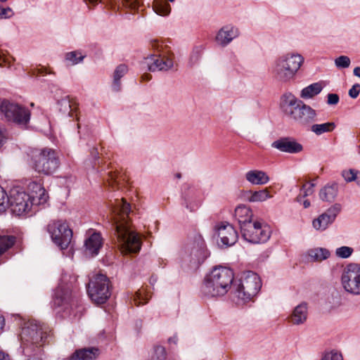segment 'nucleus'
Instances as JSON below:
<instances>
[{
  "mask_svg": "<svg viewBox=\"0 0 360 360\" xmlns=\"http://www.w3.org/2000/svg\"><path fill=\"white\" fill-rule=\"evenodd\" d=\"M27 189L30 192L29 195L35 205H43L46 202L49 195L40 183L36 181L30 182L28 184Z\"/></svg>",
  "mask_w": 360,
  "mask_h": 360,
  "instance_id": "nucleus-20",
  "label": "nucleus"
},
{
  "mask_svg": "<svg viewBox=\"0 0 360 360\" xmlns=\"http://www.w3.org/2000/svg\"><path fill=\"white\" fill-rule=\"evenodd\" d=\"M167 357V352L165 348L161 345H156L154 347V353L152 356L151 360H165Z\"/></svg>",
  "mask_w": 360,
  "mask_h": 360,
  "instance_id": "nucleus-37",
  "label": "nucleus"
},
{
  "mask_svg": "<svg viewBox=\"0 0 360 360\" xmlns=\"http://www.w3.org/2000/svg\"><path fill=\"white\" fill-rule=\"evenodd\" d=\"M59 111L65 116L74 117L77 116L78 104L69 97H65L58 102Z\"/></svg>",
  "mask_w": 360,
  "mask_h": 360,
  "instance_id": "nucleus-22",
  "label": "nucleus"
},
{
  "mask_svg": "<svg viewBox=\"0 0 360 360\" xmlns=\"http://www.w3.org/2000/svg\"><path fill=\"white\" fill-rule=\"evenodd\" d=\"M109 280L103 274H96L90 281L87 289L88 295L93 302L103 304L110 296Z\"/></svg>",
  "mask_w": 360,
  "mask_h": 360,
  "instance_id": "nucleus-9",
  "label": "nucleus"
},
{
  "mask_svg": "<svg viewBox=\"0 0 360 360\" xmlns=\"http://www.w3.org/2000/svg\"><path fill=\"white\" fill-rule=\"evenodd\" d=\"M34 72L33 74L35 75H43V74H47V73H50V72H48L47 69L44 67H40V68H37L34 70H33Z\"/></svg>",
  "mask_w": 360,
  "mask_h": 360,
  "instance_id": "nucleus-51",
  "label": "nucleus"
},
{
  "mask_svg": "<svg viewBox=\"0 0 360 360\" xmlns=\"http://www.w3.org/2000/svg\"><path fill=\"white\" fill-rule=\"evenodd\" d=\"M170 2H173L174 0H168Z\"/></svg>",
  "mask_w": 360,
  "mask_h": 360,
  "instance_id": "nucleus-60",
  "label": "nucleus"
},
{
  "mask_svg": "<svg viewBox=\"0 0 360 360\" xmlns=\"http://www.w3.org/2000/svg\"><path fill=\"white\" fill-rule=\"evenodd\" d=\"M304 60L302 56L297 53L283 54L273 62L271 74L277 82L288 83L295 79Z\"/></svg>",
  "mask_w": 360,
  "mask_h": 360,
  "instance_id": "nucleus-4",
  "label": "nucleus"
},
{
  "mask_svg": "<svg viewBox=\"0 0 360 360\" xmlns=\"http://www.w3.org/2000/svg\"><path fill=\"white\" fill-rule=\"evenodd\" d=\"M98 349L92 347L77 350L69 360H94L97 356Z\"/></svg>",
  "mask_w": 360,
  "mask_h": 360,
  "instance_id": "nucleus-27",
  "label": "nucleus"
},
{
  "mask_svg": "<svg viewBox=\"0 0 360 360\" xmlns=\"http://www.w3.org/2000/svg\"><path fill=\"white\" fill-rule=\"evenodd\" d=\"M53 242L61 250H65L69 246L72 238V231L65 221H52L47 226Z\"/></svg>",
  "mask_w": 360,
  "mask_h": 360,
  "instance_id": "nucleus-10",
  "label": "nucleus"
},
{
  "mask_svg": "<svg viewBox=\"0 0 360 360\" xmlns=\"http://www.w3.org/2000/svg\"><path fill=\"white\" fill-rule=\"evenodd\" d=\"M321 360H343L341 353L332 350L328 352H326Z\"/></svg>",
  "mask_w": 360,
  "mask_h": 360,
  "instance_id": "nucleus-43",
  "label": "nucleus"
},
{
  "mask_svg": "<svg viewBox=\"0 0 360 360\" xmlns=\"http://www.w3.org/2000/svg\"><path fill=\"white\" fill-rule=\"evenodd\" d=\"M271 146L281 152L291 154L299 153L303 150L301 143L290 137L281 138L274 141Z\"/></svg>",
  "mask_w": 360,
  "mask_h": 360,
  "instance_id": "nucleus-17",
  "label": "nucleus"
},
{
  "mask_svg": "<svg viewBox=\"0 0 360 360\" xmlns=\"http://www.w3.org/2000/svg\"><path fill=\"white\" fill-rule=\"evenodd\" d=\"M314 184L313 183H307L302 186V188L301 189V193L300 195H302L303 197H306L308 195H311L314 193ZM297 200H301V195L297 197Z\"/></svg>",
  "mask_w": 360,
  "mask_h": 360,
  "instance_id": "nucleus-41",
  "label": "nucleus"
},
{
  "mask_svg": "<svg viewBox=\"0 0 360 360\" xmlns=\"http://www.w3.org/2000/svg\"><path fill=\"white\" fill-rule=\"evenodd\" d=\"M127 66L124 64H121L116 68L113 74V83L112 85L114 91H120L121 86L120 80L127 72Z\"/></svg>",
  "mask_w": 360,
  "mask_h": 360,
  "instance_id": "nucleus-30",
  "label": "nucleus"
},
{
  "mask_svg": "<svg viewBox=\"0 0 360 360\" xmlns=\"http://www.w3.org/2000/svg\"><path fill=\"white\" fill-rule=\"evenodd\" d=\"M123 4L126 8L135 11L141 6V0H123Z\"/></svg>",
  "mask_w": 360,
  "mask_h": 360,
  "instance_id": "nucleus-44",
  "label": "nucleus"
},
{
  "mask_svg": "<svg viewBox=\"0 0 360 360\" xmlns=\"http://www.w3.org/2000/svg\"><path fill=\"white\" fill-rule=\"evenodd\" d=\"M327 98L328 105H336L339 102V96L336 94H328Z\"/></svg>",
  "mask_w": 360,
  "mask_h": 360,
  "instance_id": "nucleus-47",
  "label": "nucleus"
},
{
  "mask_svg": "<svg viewBox=\"0 0 360 360\" xmlns=\"http://www.w3.org/2000/svg\"><path fill=\"white\" fill-rule=\"evenodd\" d=\"M8 205L13 214L21 216L28 213L32 206L35 205L28 193L21 189L14 188L10 191Z\"/></svg>",
  "mask_w": 360,
  "mask_h": 360,
  "instance_id": "nucleus-11",
  "label": "nucleus"
},
{
  "mask_svg": "<svg viewBox=\"0 0 360 360\" xmlns=\"http://www.w3.org/2000/svg\"><path fill=\"white\" fill-rule=\"evenodd\" d=\"M341 284L343 289L353 295H360V265L350 264L347 265L341 276Z\"/></svg>",
  "mask_w": 360,
  "mask_h": 360,
  "instance_id": "nucleus-13",
  "label": "nucleus"
},
{
  "mask_svg": "<svg viewBox=\"0 0 360 360\" xmlns=\"http://www.w3.org/2000/svg\"><path fill=\"white\" fill-rule=\"evenodd\" d=\"M0 360H9V356L8 354L0 351Z\"/></svg>",
  "mask_w": 360,
  "mask_h": 360,
  "instance_id": "nucleus-53",
  "label": "nucleus"
},
{
  "mask_svg": "<svg viewBox=\"0 0 360 360\" xmlns=\"http://www.w3.org/2000/svg\"><path fill=\"white\" fill-rule=\"evenodd\" d=\"M184 205L190 212H193L198 208V205L196 204H193L188 200L185 201Z\"/></svg>",
  "mask_w": 360,
  "mask_h": 360,
  "instance_id": "nucleus-50",
  "label": "nucleus"
},
{
  "mask_svg": "<svg viewBox=\"0 0 360 360\" xmlns=\"http://www.w3.org/2000/svg\"><path fill=\"white\" fill-rule=\"evenodd\" d=\"M307 319V306L306 303L297 305L289 317V321L293 325L303 324Z\"/></svg>",
  "mask_w": 360,
  "mask_h": 360,
  "instance_id": "nucleus-24",
  "label": "nucleus"
},
{
  "mask_svg": "<svg viewBox=\"0 0 360 360\" xmlns=\"http://www.w3.org/2000/svg\"><path fill=\"white\" fill-rule=\"evenodd\" d=\"M86 2H89L91 4H96L98 1H101V0H84Z\"/></svg>",
  "mask_w": 360,
  "mask_h": 360,
  "instance_id": "nucleus-57",
  "label": "nucleus"
},
{
  "mask_svg": "<svg viewBox=\"0 0 360 360\" xmlns=\"http://www.w3.org/2000/svg\"><path fill=\"white\" fill-rule=\"evenodd\" d=\"M8 195L4 189L0 186V212L6 210L8 206Z\"/></svg>",
  "mask_w": 360,
  "mask_h": 360,
  "instance_id": "nucleus-42",
  "label": "nucleus"
},
{
  "mask_svg": "<svg viewBox=\"0 0 360 360\" xmlns=\"http://www.w3.org/2000/svg\"><path fill=\"white\" fill-rule=\"evenodd\" d=\"M5 326V319L3 316L0 315V333H2Z\"/></svg>",
  "mask_w": 360,
  "mask_h": 360,
  "instance_id": "nucleus-52",
  "label": "nucleus"
},
{
  "mask_svg": "<svg viewBox=\"0 0 360 360\" xmlns=\"http://www.w3.org/2000/svg\"><path fill=\"white\" fill-rule=\"evenodd\" d=\"M86 254L94 257L98 254L103 245V238L99 233L94 232L85 240Z\"/></svg>",
  "mask_w": 360,
  "mask_h": 360,
  "instance_id": "nucleus-21",
  "label": "nucleus"
},
{
  "mask_svg": "<svg viewBox=\"0 0 360 360\" xmlns=\"http://www.w3.org/2000/svg\"><path fill=\"white\" fill-rule=\"evenodd\" d=\"M350 63L351 60L347 56H341L335 59V65L338 68H347Z\"/></svg>",
  "mask_w": 360,
  "mask_h": 360,
  "instance_id": "nucleus-39",
  "label": "nucleus"
},
{
  "mask_svg": "<svg viewBox=\"0 0 360 360\" xmlns=\"http://www.w3.org/2000/svg\"><path fill=\"white\" fill-rule=\"evenodd\" d=\"M134 302L136 306L144 304L148 302V297L145 295L143 290H139L134 296Z\"/></svg>",
  "mask_w": 360,
  "mask_h": 360,
  "instance_id": "nucleus-40",
  "label": "nucleus"
},
{
  "mask_svg": "<svg viewBox=\"0 0 360 360\" xmlns=\"http://www.w3.org/2000/svg\"><path fill=\"white\" fill-rule=\"evenodd\" d=\"M235 217L237 219L240 229L242 226L246 224H249V222H252L253 221V214L250 208L246 205H238L235 209Z\"/></svg>",
  "mask_w": 360,
  "mask_h": 360,
  "instance_id": "nucleus-25",
  "label": "nucleus"
},
{
  "mask_svg": "<svg viewBox=\"0 0 360 360\" xmlns=\"http://www.w3.org/2000/svg\"><path fill=\"white\" fill-rule=\"evenodd\" d=\"M156 44H158V42L155 41L154 44H153V46L155 48V46H156Z\"/></svg>",
  "mask_w": 360,
  "mask_h": 360,
  "instance_id": "nucleus-58",
  "label": "nucleus"
},
{
  "mask_svg": "<svg viewBox=\"0 0 360 360\" xmlns=\"http://www.w3.org/2000/svg\"><path fill=\"white\" fill-rule=\"evenodd\" d=\"M203 50L204 47L201 45L193 48L188 61V65L190 67H193L198 63L201 58Z\"/></svg>",
  "mask_w": 360,
  "mask_h": 360,
  "instance_id": "nucleus-35",
  "label": "nucleus"
},
{
  "mask_svg": "<svg viewBox=\"0 0 360 360\" xmlns=\"http://www.w3.org/2000/svg\"><path fill=\"white\" fill-rule=\"evenodd\" d=\"M360 92V85L356 84L352 86V87L349 90V95L352 98H356Z\"/></svg>",
  "mask_w": 360,
  "mask_h": 360,
  "instance_id": "nucleus-46",
  "label": "nucleus"
},
{
  "mask_svg": "<svg viewBox=\"0 0 360 360\" xmlns=\"http://www.w3.org/2000/svg\"><path fill=\"white\" fill-rule=\"evenodd\" d=\"M84 58L80 52L75 51L65 54V61L68 65H74L82 62Z\"/></svg>",
  "mask_w": 360,
  "mask_h": 360,
  "instance_id": "nucleus-34",
  "label": "nucleus"
},
{
  "mask_svg": "<svg viewBox=\"0 0 360 360\" xmlns=\"http://www.w3.org/2000/svg\"><path fill=\"white\" fill-rule=\"evenodd\" d=\"M142 79H143L149 80V79H150V75H148V74L143 75L142 76Z\"/></svg>",
  "mask_w": 360,
  "mask_h": 360,
  "instance_id": "nucleus-56",
  "label": "nucleus"
},
{
  "mask_svg": "<svg viewBox=\"0 0 360 360\" xmlns=\"http://www.w3.org/2000/svg\"><path fill=\"white\" fill-rule=\"evenodd\" d=\"M323 86L321 83H313L304 88L300 93V97L303 99H309L318 95L322 90Z\"/></svg>",
  "mask_w": 360,
  "mask_h": 360,
  "instance_id": "nucleus-29",
  "label": "nucleus"
},
{
  "mask_svg": "<svg viewBox=\"0 0 360 360\" xmlns=\"http://www.w3.org/2000/svg\"><path fill=\"white\" fill-rule=\"evenodd\" d=\"M14 15V12L10 7H1L0 6V19L11 18Z\"/></svg>",
  "mask_w": 360,
  "mask_h": 360,
  "instance_id": "nucleus-45",
  "label": "nucleus"
},
{
  "mask_svg": "<svg viewBox=\"0 0 360 360\" xmlns=\"http://www.w3.org/2000/svg\"><path fill=\"white\" fill-rule=\"evenodd\" d=\"M15 243V238L13 236H0V255L11 248Z\"/></svg>",
  "mask_w": 360,
  "mask_h": 360,
  "instance_id": "nucleus-36",
  "label": "nucleus"
},
{
  "mask_svg": "<svg viewBox=\"0 0 360 360\" xmlns=\"http://www.w3.org/2000/svg\"><path fill=\"white\" fill-rule=\"evenodd\" d=\"M245 179L252 185H264L270 180L265 172L258 169H252L246 172Z\"/></svg>",
  "mask_w": 360,
  "mask_h": 360,
  "instance_id": "nucleus-23",
  "label": "nucleus"
},
{
  "mask_svg": "<svg viewBox=\"0 0 360 360\" xmlns=\"http://www.w3.org/2000/svg\"><path fill=\"white\" fill-rule=\"evenodd\" d=\"M353 251V248L350 247L342 246L336 249L335 255L340 258L345 259L349 257L352 255Z\"/></svg>",
  "mask_w": 360,
  "mask_h": 360,
  "instance_id": "nucleus-38",
  "label": "nucleus"
},
{
  "mask_svg": "<svg viewBox=\"0 0 360 360\" xmlns=\"http://www.w3.org/2000/svg\"><path fill=\"white\" fill-rule=\"evenodd\" d=\"M6 140V130L0 127V148L4 144Z\"/></svg>",
  "mask_w": 360,
  "mask_h": 360,
  "instance_id": "nucleus-49",
  "label": "nucleus"
},
{
  "mask_svg": "<svg viewBox=\"0 0 360 360\" xmlns=\"http://www.w3.org/2000/svg\"><path fill=\"white\" fill-rule=\"evenodd\" d=\"M308 256L313 261H322L329 257L330 252L326 248H314L308 251Z\"/></svg>",
  "mask_w": 360,
  "mask_h": 360,
  "instance_id": "nucleus-33",
  "label": "nucleus"
},
{
  "mask_svg": "<svg viewBox=\"0 0 360 360\" xmlns=\"http://www.w3.org/2000/svg\"><path fill=\"white\" fill-rule=\"evenodd\" d=\"M338 186L336 183L328 184L324 186L319 193L320 198L322 200L331 202L335 200L338 195Z\"/></svg>",
  "mask_w": 360,
  "mask_h": 360,
  "instance_id": "nucleus-26",
  "label": "nucleus"
},
{
  "mask_svg": "<svg viewBox=\"0 0 360 360\" xmlns=\"http://www.w3.org/2000/svg\"><path fill=\"white\" fill-rule=\"evenodd\" d=\"M153 8L157 14L162 16L168 15L171 12V6L166 0H154Z\"/></svg>",
  "mask_w": 360,
  "mask_h": 360,
  "instance_id": "nucleus-32",
  "label": "nucleus"
},
{
  "mask_svg": "<svg viewBox=\"0 0 360 360\" xmlns=\"http://www.w3.org/2000/svg\"><path fill=\"white\" fill-rule=\"evenodd\" d=\"M32 167L38 173L49 175L59 167L57 153L51 148L35 150L32 154Z\"/></svg>",
  "mask_w": 360,
  "mask_h": 360,
  "instance_id": "nucleus-6",
  "label": "nucleus"
},
{
  "mask_svg": "<svg viewBox=\"0 0 360 360\" xmlns=\"http://www.w3.org/2000/svg\"><path fill=\"white\" fill-rule=\"evenodd\" d=\"M335 128V124L333 122L322 124H314L311 126V131L317 136L324 133L333 131Z\"/></svg>",
  "mask_w": 360,
  "mask_h": 360,
  "instance_id": "nucleus-31",
  "label": "nucleus"
},
{
  "mask_svg": "<svg viewBox=\"0 0 360 360\" xmlns=\"http://www.w3.org/2000/svg\"><path fill=\"white\" fill-rule=\"evenodd\" d=\"M243 238L249 243L266 242L271 236L270 227L265 223L253 220L242 226L240 229Z\"/></svg>",
  "mask_w": 360,
  "mask_h": 360,
  "instance_id": "nucleus-8",
  "label": "nucleus"
},
{
  "mask_svg": "<svg viewBox=\"0 0 360 360\" xmlns=\"http://www.w3.org/2000/svg\"><path fill=\"white\" fill-rule=\"evenodd\" d=\"M239 30L231 25L223 26L217 33L215 41L221 46H226L234 39L239 36Z\"/></svg>",
  "mask_w": 360,
  "mask_h": 360,
  "instance_id": "nucleus-19",
  "label": "nucleus"
},
{
  "mask_svg": "<svg viewBox=\"0 0 360 360\" xmlns=\"http://www.w3.org/2000/svg\"><path fill=\"white\" fill-rule=\"evenodd\" d=\"M262 287L259 276L255 272L248 271L241 274L233 283V295L239 304L254 300Z\"/></svg>",
  "mask_w": 360,
  "mask_h": 360,
  "instance_id": "nucleus-5",
  "label": "nucleus"
},
{
  "mask_svg": "<svg viewBox=\"0 0 360 360\" xmlns=\"http://www.w3.org/2000/svg\"><path fill=\"white\" fill-rule=\"evenodd\" d=\"M0 110L8 121L19 125L25 126L30 119V112L28 109L6 100L1 102Z\"/></svg>",
  "mask_w": 360,
  "mask_h": 360,
  "instance_id": "nucleus-12",
  "label": "nucleus"
},
{
  "mask_svg": "<svg viewBox=\"0 0 360 360\" xmlns=\"http://www.w3.org/2000/svg\"><path fill=\"white\" fill-rule=\"evenodd\" d=\"M303 206L304 208H307L310 206V202L308 200H304L303 201Z\"/></svg>",
  "mask_w": 360,
  "mask_h": 360,
  "instance_id": "nucleus-55",
  "label": "nucleus"
},
{
  "mask_svg": "<svg viewBox=\"0 0 360 360\" xmlns=\"http://www.w3.org/2000/svg\"><path fill=\"white\" fill-rule=\"evenodd\" d=\"M7 0H0L1 2H5Z\"/></svg>",
  "mask_w": 360,
  "mask_h": 360,
  "instance_id": "nucleus-59",
  "label": "nucleus"
},
{
  "mask_svg": "<svg viewBox=\"0 0 360 360\" xmlns=\"http://www.w3.org/2000/svg\"><path fill=\"white\" fill-rule=\"evenodd\" d=\"M354 75L360 78V67H356L354 69Z\"/></svg>",
  "mask_w": 360,
  "mask_h": 360,
  "instance_id": "nucleus-54",
  "label": "nucleus"
},
{
  "mask_svg": "<svg viewBox=\"0 0 360 360\" xmlns=\"http://www.w3.org/2000/svg\"><path fill=\"white\" fill-rule=\"evenodd\" d=\"M272 197L267 188L254 192L249 191L246 195L248 200L251 202H264Z\"/></svg>",
  "mask_w": 360,
  "mask_h": 360,
  "instance_id": "nucleus-28",
  "label": "nucleus"
},
{
  "mask_svg": "<svg viewBox=\"0 0 360 360\" xmlns=\"http://www.w3.org/2000/svg\"><path fill=\"white\" fill-rule=\"evenodd\" d=\"M148 70L155 71H167L173 67V61L172 59L158 56L151 55L145 59Z\"/></svg>",
  "mask_w": 360,
  "mask_h": 360,
  "instance_id": "nucleus-18",
  "label": "nucleus"
},
{
  "mask_svg": "<svg viewBox=\"0 0 360 360\" xmlns=\"http://www.w3.org/2000/svg\"><path fill=\"white\" fill-rule=\"evenodd\" d=\"M20 338L24 345L42 346L47 338V329L44 324L36 320H31L25 323L20 333Z\"/></svg>",
  "mask_w": 360,
  "mask_h": 360,
  "instance_id": "nucleus-7",
  "label": "nucleus"
},
{
  "mask_svg": "<svg viewBox=\"0 0 360 360\" xmlns=\"http://www.w3.org/2000/svg\"><path fill=\"white\" fill-rule=\"evenodd\" d=\"M280 106L287 117L300 125L306 126L316 120V110L290 92L281 96Z\"/></svg>",
  "mask_w": 360,
  "mask_h": 360,
  "instance_id": "nucleus-2",
  "label": "nucleus"
},
{
  "mask_svg": "<svg viewBox=\"0 0 360 360\" xmlns=\"http://www.w3.org/2000/svg\"><path fill=\"white\" fill-rule=\"evenodd\" d=\"M53 303L54 307H63L64 310L73 311L79 307L78 298L67 286H59L56 289Z\"/></svg>",
  "mask_w": 360,
  "mask_h": 360,
  "instance_id": "nucleus-14",
  "label": "nucleus"
},
{
  "mask_svg": "<svg viewBox=\"0 0 360 360\" xmlns=\"http://www.w3.org/2000/svg\"><path fill=\"white\" fill-rule=\"evenodd\" d=\"M130 205L124 199H117L110 207L109 222L115 229L117 245L123 254L137 253L141 242L138 234L130 229L128 219Z\"/></svg>",
  "mask_w": 360,
  "mask_h": 360,
  "instance_id": "nucleus-1",
  "label": "nucleus"
},
{
  "mask_svg": "<svg viewBox=\"0 0 360 360\" xmlns=\"http://www.w3.org/2000/svg\"><path fill=\"white\" fill-rule=\"evenodd\" d=\"M233 279L234 274L229 268L214 267L205 278L200 292L207 297L223 296L231 288Z\"/></svg>",
  "mask_w": 360,
  "mask_h": 360,
  "instance_id": "nucleus-3",
  "label": "nucleus"
},
{
  "mask_svg": "<svg viewBox=\"0 0 360 360\" xmlns=\"http://www.w3.org/2000/svg\"><path fill=\"white\" fill-rule=\"evenodd\" d=\"M219 238L218 244L221 246L229 247L234 245L238 240V233L233 226L228 222H220L215 226Z\"/></svg>",
  "mask_w": 360,
  "mask_h": 360,
  "instance_id": "nucleus-15",
  "label": "nucleus"
},
{
  "mask_svg": "<svg viewBox=\"0 0 360 360\" xmlns=\"http://www.w3.org/2000/svg\"><path fill=\"white\" fill-rule=\"evenodd\" d=\"M115 174L110 172L108 174V179H106V183L109 186L114 187V184H115Z\"/></svg>",
  "mask_w": 360,
  "mask_h": 360,
  "instance_id": "nucleus-48",
  "label": "nucleus"
},
{
  "mask_svg": "<svg viewBox=\"0 0 360 360\" xmlns=\"http://www.w3.org/2000/svg\"><path fill=\"white\" fill-rule=\"evenodd\" d=\"M341 205L335 204L312 221V226L316 231H323L328 229L340 212Z\"/></svg>",
  "mask_w": 360,
  "mask_h": 360,
  "instance_id": "nucleus-16",
  "label": "nucleus"
}]
</instances>
